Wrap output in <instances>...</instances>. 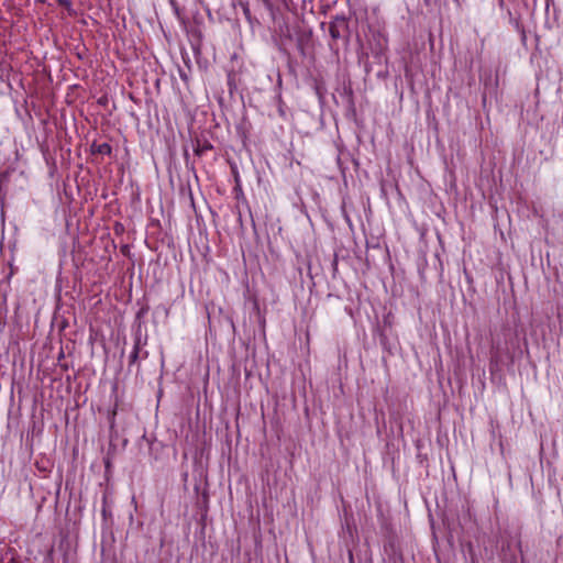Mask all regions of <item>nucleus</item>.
Segmentation results:
<instances>
[{
	"instance_id": "obj_7",
	"label": "nucleus",
	"mask_w": 563,
	"mask_h": 563,
	"mask_svg": "<svg viewBox=\"0 0 563 563\" xmlns=\"http://www.w3.org/2000/svg\"><path fill=\"white\" fill-rule=\"evenodd\" d=\"M102 515H103V517H106V516H107V509H106V507H103V508H102Z\"/></svg>"
},
{
	"instance_id": "obj_8",
	"label": "nucleus",
	"mask_w": 563,
	"mask_h": 563,
	"mask_svg": "<svg viewBox=\"0 0 563 563\" xmlns=\"http://www.w3.org/2000/svg\"><path fill=\"white\" fill-rule=\"evenodd\" d=\"M142 357H143V358L147 357V352H144V354H143V356H142Z\"/></svg>"
},
{
	"instance_id": "obj_4",
	"label": "nucleus",
	"mask_w": 563,
	"mask_h": 563,
	"mask_svg": "<svg viewBox=\"0 0 563 563\" xmlns=\"http://www.w3.org/2000/svg\"><path fill=\"white\" fill-rule=\"evenodd\" d=\"M213 148L212 144L208 140H196V144L194 146V153L198 156L203 155L208 151Z\"/></svg>"
},
{
	"instance_id": "obj_5",
	"label": "nucleus",
	"mask_w": 563,
	"mask_h": 563,
	"mask_svg": "<svg viewBox=\"0 0 563 563\" xmlns=\"http://www.w3.org/2000/svg\"><path fill=\"white\" fill-rule=\"evenodd\" d=\"M93 153L102 154V155H110L112 152V147L109 143H101V144H93L92 145Z\"/></svg>"
},
{
	"instance_id": "obj_1",
	"label": "nucleus",
	"mask_w": 563,
	"mask_h": 563,
	"mask_svg": "<svg viewBox=\"0 0 563 563\" xmlns=\"http://www.w3.org/2000/svg\"><path fill=\"white\" fill-rule=\"evenodd\" d=\"M329 34L331 37L330 48L338 54V42L341 40L345 45H349L351 38V30L349 20L345 15H335L329 22Z\"/></svg>"
},
{
	"instance_id": "obj_2",
	"label": "nucleus",
	"mask_w": 563,
	"mask_h": 563,
	"mask_svg": "<svg viewBox=\"0 0 563 563\" xmlns=\"http://www.w3.org/2000/svg\"><path fill=\"white\" fill-rule=\"evenodd\" d=\"M479 81L484 87L483 101H485L487 95L494 98L497 97L499 87L498 74L493 75L490 70L484 71L479 75Z\"/></svg>"
},
{
	"instance_id": "obj_3",
	"label": "nucleus",
	"mask_w": 563,
	"mask_h": 563,
	"mask_svg": "<svg viewBox=\"0 0 563 563\" xmlns=\"http://www.w3.org/2000/svg\"><path fill=\"white\" fill-rule=\"evenodd\" d=\"M141 347H142V340H141V336L137 335L134 340L133 350L129 356V366H132L137 363V361L140 358Z\"/></svg>"
},
{
	"instance_id": "obj_6",
	"label": "nucleus",
	"mask_w": 563,
	"mask_h": 563,
	"mask_svg": "<svg viewBox=\"0 0 563 563\" xmlns=\"http://www.w3.org/2000/svg\"><path fill=\"white\" fill-rule=\"evenodd\" d=\"M57 2L63 5L64 8L66 9H70L71 8V1L70 0H57Z\"/></svg>"
}]
</instances>
